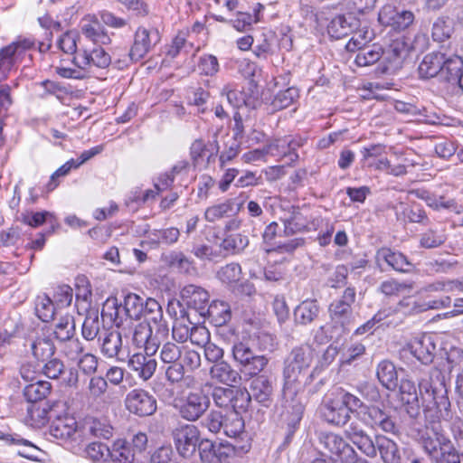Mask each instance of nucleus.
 Returning a JSON list of instances; mask_svg holds the SVG:
<instances>
[{"label":"nucleus","mask_w":463,"mask_h":463,"mask_svg":"<svg viewBox=\"0 0 463 463\" xmlns=\"http://www.w3.org/2000/svg\"><path fill=\"white\" fill-rule=\"evenodd\" d=\"M35 45L33 37L19 35L11 43L0 48V80L7 79L10 72L18 68L25 52Z\"/></svg>","instance_id":"4"},{"label":"nucleus","mask_w":463,"mask_h":463,"mask_svg":"<svg viewBox=\"0 0 463 463\" xmlns=\"http://www.w3.org/2000/svg\"><path fill=\"white\" fill-rule=\"evenodd\" d=\"M420 395L423 402L425 419L449 420L452 419L450 402L445 376L437 368H431L419 379Z\"/></svg>","instance_id":"1"},{"label":"nucleus","mask_w":463,"mask_h":463,"mask_svg":"<svg viewBox=\"0 0 463 463\" xmlns=\"http://www.w3.org/2000/svg\"><path fill=\"white\" fill-rule=\"evenodd\" d=\"M100 350L103 355L108 358L119 359L122 350V336L117 330H104L103 335L99 336Z\"/></svg>","instance_id":"33"},{"label":"nucleus","mask_w":463,"mask_h":463,"mask_svg":"<svg viewBox=\"0 0 463 463\" xmlns=\"http://www.w3.org/2000/svg\"><path fill=\"white\" fill-rule=\"evenodd\" d=\"M198 451L203 463H231L236 454V447L229 442L213 443L203 439L198 445Z\"/></svg>","instance_id":"11"},{"label":"nucleus","mask_w":463,"mask_h":463,"mask_svg":"<svg viewBox=\"0 0 463 463\" xmlns=\"http://www.w3.org/2000/svg\"><path fill=\"white\" fill-rule=\"evenodd\" d=\"M180 296L188 307L194 309L200 316L204 314L210 298L204 288L189 284L181 289Z\"/></svg>","instance_id":"21"},{"label":"nucleus","mask_w":463,"mask_h":463,"mask_svg":"<svg viewBox=\"0 0 463 463\" xmlns=\"http://www.w3.org/2000/svg\"><path fill=\"white\" fill-rule=\"evenodd\" d=\"M145 323L152 326L153 329H158L161 333L168 335L169 328L164 317L161 305L154 298H146L142 313Z\"/></svg>","instance_id":"22"},{"label":"nucleus","mask_w":463,"mask_h":463,"mask_svg":"<svg viewBox=\"0 0 463 463\" xmlns=\"http://www.w3.org/2000/svg\"><path fill=\"white\" fill-rule=\"evenodd\" d=\"M172 437L177 452L183 458L192 457L199 445V430L194 425L185 424L175 428Z\"/></svg>","instance_id":"12"},{"label":"nucleus","mask_w":463,"mask_h":463,"mask_svg":"<svg viewBox=\"0 0 463 463\" xmlns=\"http://www.w3.org/2000/svg\"><path fill=\"white\" fill-rule=\"evenodd\" d=\"M453 32V21L448 17H439L433 23L431 36L435 42L442 43L449 39Z\"/></svg>","instance_id":"48"},{"label":"nucleus","mask_w":463,"mask_h":463,"mask_svg":"<svg viewBox=\"0 0 463 463\" xmlns=\"http://www.w3.org/2000/svg\"><path fill=\"white\" fill-rule=\"evenodd\" d=\"M35 312L43 322H49L54 316V304L46 295L39 296L35 301Z\"/></svg>","instance_id":"54"},{"label":"nucleus","mask_w":463,"mask_h":463,"mask_svg":"<svg viewBox=\"0 0 463 463\" xmlns=\"http://www.w3.org/2000/svg\"><path fill=\"white\" fill-rule=\"evenodd\" d=\"M210 406V398L202 389L189 392L182 400L180 416L189 421L200 419Z\"/></svg>","instance_id":"10"},{"label":"nucleus","mask_w":463,"mask_h":463,"mask_svg":"<svg viewBox=\"0 0 463 463\" xmlns=\"http://www.w3.org/2000/svg\"><path fill=\"white\" fill-rule=\"evenodd\" d=\"M308 210L304 207L291 206L288 213L281 219L284 224V234L291 236L309 230Z\"/></svg>","instance_id":"20"},{"label":"nucleus","mask_w":463,"mask_h":463,"mask_svg":"<svg viewBox=\"0 0 463 463\" xmlns=\"http://www.w3.org/2000/svg\"><path fill=\"white\" fill-rule=\"evenodd\" d=\"M408 46L403 40L392 41L381 58L383 63L382 72L395 73L402 65L403 60L408 55Z\"/></svg>","instance_id":"16"},{"label":"nucleus","mask_w":463,"mask_h":463,"mask_svg":"<svg viewBox=\"0 0 463 463\" xmlns=\"http://www.w3.org/2000/svg\"><path fill=\"white\" fill-rule=\"evenodd\" d=\"M224 414L219 411H212L203 419L202 424L213 433H219L222 430Z\"/></svg>","instance_id":"63"},{"label":"nucleus","mask_w":463,"mask_h":463,"mask_svg":"<svg viewBox=\"0 0 463 463\" xmlns=\"http://www.w3.org/2000/svg\"><path fill=\"white\" fill-rule=\"evenodd\" d=\"M377 448L384 463H406V450L384 436L377 438Z\"/></svg>","instance_id":"24"},{"label":"nucleus","mask_w":463,"mask_h":463,"mask_svg":"<svg viewBox=\"0 0 463 463\" xmlns=\"http://www.w3.org/2000/svg\"><path fill=\"white\" fill-rule=\"evenodd\" d=\"M241 268L238 263H229L222 267L217 273V277L223 283L232 285L237 284L241 279Z\"/></svg>","instance_id":"57"},{"label":"nucleus","mask_w":463,"mask_h":463,"mask_svg":"<svg viewBox=\"0 0 463 463\" xmlns=\"http://www.w3.org/2000/svg\"><path fill=\"white\" fill-rule=\"evenodd\" d=\"M375 260L380 267L386 264L394 270L400 272H406L411 267V263L408 260L405 255L400 251H395L385 247L381 248L376 251Z\"/></svg>","instance_id":"23"},{"label":"nucleus","mask_w":463,"mask_h":463,"mask_svg":"<svg viewBox=\"0 0 463 463\" xmlns=\"http://www.w3.org/2000/svg\"><path fill=\"white\" fill-rule=\"evenodd\" d=\"M411 286L392 279L383 281L379 287V290L385 296H397L400 293L411 290Z\"/></svg>","instance_id":"62"},{"label":"nucleus","mask_w":463,"mask_h":463,"mask_svg":"<svg viewBox=\"0 0 463 463\" xmlns=\"http://www.w3.org/2000/svg\"><path fill=\"white\" fill-rule=\"evenodd\" d=\"M359 21L352 14L337 15L327 25V33L334 39L345 37L357 30Z\"/></svg>","instance_id":"25"},{"label":"nucleus","mask_w":463,"mask_h":463,"mask_svg":"<svg viewBox=\"0 0 463 463\" xmlns=\"http://www.w3.org/2000/svg\"><path fill=\"white\" fill-rule=\"evenodd\" d=\"M127 409L140 417L152 415L156 411V400L144 389L131 390L126 396Z\"/></svg>","instance_id":"13"},{"label":"nucleus","mask_w":463,"mask_h":463,"mask_svg":"<svg viewBox=\"0 0 463 463\" xmlns=\"http://www.w3.org/2000/svg\"><path fill=\"white\" fill-rule=\"evenodd\" d=\"M167 337L160 330L153 329L148 323L140 322L133 330L132 344L137 348L143 349L147 355H154Z\"/></svg>","instance_id":"9"},{"label":"nucleus","mask_w":463,"mask_h":463,"mask_svg":"<svg viewBox=\"0 0 463 463\" xmlns=\"http://www.w3.org/2000/svg\"><path fill=\"white\" fill-rule=\"evenodd\" d=\"M250 384V391L246 389H238V394L241 396V403L240 409H246L251 399L264 406H269L273 394L272 381L266 375H254Z\"/></svg>","instance_id":"8"},{"label":"nucleus","mask_w":463,"mask_h":463,"mask_svg":"<svg viewBox=\"0 0 463 463\" xmlns=\"http://www.w3.org/2000/svg\"><path fill=\"white\" fill-rule=\"evenodd\" d=\"M249 245V239L246 235L234 233L226 236L222 243L221 248L231 253L241 252Z\"/></svg>","instance_id":"51"},{"label":"nucleus","mask_w":463,"mask_h":463,"mask_svg":"<svg viewBox=\"0 0 463 463\" xmlns=\"http://www.w3.org/2000/svg\"><path fill=\"white\" fill-rule=\"evenodd\" d=\"M41 372L49 379L57 380L66 372L64 363L56 357H51L46 360Z\"/></svg>","instance_id":"55"},{"label":"nucleus","mask_w":463,"mask_h":463,"mask_svg":"<svg viewBox=\"0 0 463 463\" xmlns=\"http://www.w3.org/2000/svg\"><path fill=\"white\" fill-rule=\"evenodd\" d=\"M203 317H207L215 326H222L230 321L232 312L230 305L224 301L214 300L204 310Z\"/></svg>","instance_id":"35"},{"label":"nucleus","mask_w":463,"mask_h":463,"mask_svg":"<svg viewBox=\"0 0 463 463\" xmlns=\"http://www.w3.org/2000/svg\"><path fill=\"white\" fill-rule=\"evenodd\" d=\"M356 416L364 424L373 430H381L385 433L396 436L401 433L397 417L378 406L370 405V408H364L362 411L356 412Z\"/></svg>","instance_id":"6"},{"label":"nucleus","mask_w":463,"mask_h":463,"mask_svg":"<svg viewBox=\"0 0 463 463\" xmlns=\"http://www.w3.org/2000/svg\"><path fill=\"white\" fill-rule=\"evenodd\" d=\"M430 425L425 426L424 430L420 434V443L424 450L431 457L438 458L439 451L449 442V439L441 433V429L439 421L436 420L432 421L430 419H426Z\"/></svg>","instance_id":"15"},{"label":"nucleus","mask_w":463,"mask_h":463,"mask_svg":"<svg viewBox=\"0 0 463 463\" xmlns=\"http://www.w3.org/2000/svg\"><path fill=\"white\" fill-rule=\"evenodd\" d=\"M71 62L79 69L88 71L91 66L105 69L111 63L110 55L102 48H94L92 51L80 50Z\"/></svg>","instance_id":"17"},{"label":"nucleus","mask_w":463,"mask_h":463,"mask_svg":"<svg viewBox=\"0 0 463 463\" xmlns=\"http://www.w3.org/2000/svg\"><path fill=\"white\" fill-rule=\"evenodd\" d=\"M85 452L87 457L93 462L106 461L110 454L109 448L101 442L90 443Z\"/></svg>","instance_id":"60"},{"label":"nucleus","mask_w":463,"mask_h":463,"mask_svg":"<svg viewBox=\"0 0 463 463\" xmlns=\"http://www.w3.org/2000/svg\"><path fill=\"white\" fill-rule=\"evenodd\" d=\"M213 399L214 403L220 407H227L230 404L233 409L240 408L241 403V396L238 390L231 388L216 387L213 392Z\"/></svg>","instance_id":"42"},{"label":"nucleus","mask_w":463,"mask_h":463,"mask_svg":"<svg viewBox=\"0 0 463 463\" xmlns=\"http://www.w3.org/2000/svg\"><path fill=\"white\" fill-rule=\"evenodd\" d=\"M144 306L145 301L138 295L134 293L128 294L124 298L123 304L119 307H115V325L119 326L122 322L121 319L118 320V313L121 309L125 311L129 318L138 320L142 317Z\"/></svg>","instance_id":"29"},{"label":"nucleus","mask_w":463,"mask_h":463,"mask_svg":"<svg viewBox=\"0 0 463 463\" xmlns=\"http://www.w3.org/2000/svg\"><path fill=\"white\" fill-rule=\"evenodd\" d=\"M113 463H133L135 452L130 445L124 440H118L114 443L109 456Z\"/></svg>","instance_id":"45"},{"label":"nucleus","mask_w":463,"mask_h":463,"mask_svg":"<svg viewBox=\"0 0 463 463\" xmlns=\"http://www.w3.org/2000/svg\"><path fill=\"white\" fill-rule=\"evenodd\" d=\"M142 353L133 354L128 360V366L134 371L139 378L144 381L149 380L155 373L157 362L152 357Z\"/></svg>","instance_id":"27"},{"label":"nucleus","mask_w":463,"mask_h":463,"mask_svg":"<svg viewBox=\"0 0 463 463\" xmlns=\"http://www.w3.org/2000/svg\"><path fill=\"white\" fill-rule=\"evenodd\" d=\"M81 32L86 38L96 44L106 45L111 43L110 36L97 19L91 20L82 25Z\"/></svg>","instance_id":"41"},{"label":"nucleus","mask_w":463,"mask_h":463,"mask_svg":"<svg viewBox=\"0 0 463 463\" xmlns=\"http://www.w3.org/2000/svg\"><path fill=\"white\" fill-rule=\"evenodd\" d=\"M77 432V421L74 418L64 416L56 418L49 428L52 437L61 440L72 439Z\"/></svg>","instance_id":"32"},{"label":"nucleus","mask_w":463,"mask_h":463,"mask_svg":"<svg viewBox=\"0 0 463 463\" xmlns=\"http://www.w3.org/2000/svg\"><path fill=\"white\" fill-rule=\"evenodd\" d=\"M298 98V90L290 87L285 90L278 92L271 101V106L276 110H281L288 108Z\"/></svg>","instance_id":"53"},{"label":"nucleus","mask_w":463,"mask_h":463,"mask_svg":"<svg viewBox=\"0 0 463 463\" xmlns=\"http://www.w3.org/2000/svg\"><path fill=\"white\" fill-rule=\"evenodd\" d=\"M447 240L443 230L429 229L421 233L420 245L425 249H433L441 246Z\"/></svg>","instance_id":"52"},{"label":"nucleus","mask_w":463,"mask_h":463,"mask_svg":"<svg viewBox=\"0 0 463 463\" xmlns=\"http://www.w3.org/2000/svg\"><path fill=\"white\" fill-rule=\"evenodd\" d=\"M320 412L324 420L335 426H344L350 419L349 410L343 405L336 395L323 402Z\"/></svg>","instance_id":"18"},{"label":"nucleus","mask_w":463,"mask_h":463,"mask_svg":"<svg viewBox=\"0 0 463 463\" xmlns=\"http://www.w3.org/2000/svg\"><path fill=\"white\" fill-rule=\"evenodd\" d=\"M357 52L354 62L357 66L364 67L374 64L381 61L383 54V48L378 43L364 44L363 47L355 50Z\"/></svg>","instance_id":"37"},{"label":"nucleus","mask_w":463,"mask_h":463,"mask_svg":"<svg viewBox=\"0 0 463 463\" xmlns=\"http://www.w3.org/2000/svg\"><path fill=\"white\" fill-rule=\"evenodd\" d=\"M353 37L347 43L345 48L348 52H355L356 49L363 47L373 37V31L368 28H363L358 31L354 30Z\"/></svg>","instance_id":"59"},{"label":"nucleus","mask_w":463,"mask_h":463,"mask_svg":"<svg viewBox=\"0 0 463 463\" xmlns=\"http://www.w3.org/2000/svg\"><path fill=\"white\" fill-rule=\"evenodd\" d=\"M210 375L213 380L231 387L241 381L240 372L235 370L228 362L222 360L210 368Z\"/></svg>","instance_id":"28"},{"label":"nucleus","mask_w":463,"mask_h":463,"mask_svg":"<svg viewBox=\"0 0 463 463\" xmlns=\"http://www.w3.org/2000/svg\"><path fill=\"white\" fill-rule=\"evenodd\" d=\"M79 39V35L74 32H66L63 33L59 41L58 47L67 54H71L73 57L78 54L81 48H78L77 41Z\"/></svg>","instance_id":"58"},{"label":"nucleus","mask_w":463,"mask_h":463,"mask_svg":"<svg viewBox=\"0 0 463 463\" xmlns=\"http://www.w3.org/2000/svg\"><path fill=\"white\" fill-rule=\"evenodd\" d=\"M183 348L175 343L167 342L160 351V359L165 364L177 363L182 356Z\"/></svg>","instance_id":"61"},{"label":"nucleus","mask_w":463,"mask_h":463,"mask_svg":"<svg viewBox=\"0 0 463 463\" xmlns=\"http://www.w3.org/2000/svg\"><path fill=\"white\" fill-rule=\"evenodd\" d=\"M408 349L423 364L433 362L437 350L434 337L429 334H423L412 339L408 345Z\"/></svg>","instance_id":"19"},{"label":"nucleus","mask_w":463,"mask_h":463,"mask_svg":"<svg viewBox=\"0 0 463 463\" xmlns=\"http://www.w3.org/2000/svg\"><path fill=\"white\" fill-rule=\"evenodd\" d=\"M244 420L240 413L234 410L224 414L222 432L230 438H241L244 434Z\"/></svg>","instance_id":"40"},{"label":"nucleus","mask_w":463,"mask_h":463,"mask_svg":"<svg viewBox=\"0 0 463 463\" xmlns=\"http://www.w3.org/2000/svg\"><path fill=\"white\" fill-rule=\"evenodd\" d=\"M300 146L299 142L290 137L274 140L267 146V154L273 156H281L287 158V163H293L298 160V156L296 153L297 147Z\"/></svg>","instance_id":"26"},{"label":"nucleus","mask_w":463,"mask_h":463,"mask_svg":"<svg viewBox=\"0 0 463 463\" xmlns=\"http://www.w3.org/2000/svg\"><path fill=\"white\" fill-rule=\"evenodd\" d=\"M296 395L297 393L286 397L283 393L286 402L283 417L288 425L293 429L300 422L304 412V406L301 402L296 398Z\"/></svg>","instance_id":"38"},{"label":"nucleus","mask_w":463,"mask_h":463,"mask_svg":"<svg viewBox=\"0 0 463 463\" xmlns=\"http://www.w3.org/2000/svg\"><path fill=\"white\" fill-rule=\"evenodd\" d=\"M53 334L60 342L72 338L75 335L74 317L70 314L61 317L54 326Z\"/></svg>","instance_id":"44"},{"label":"nucleus","mask_w":463,"mask_h":463,"mask_svg":"<svg viewBox=\"0 0 463 463\" xmlns=\"http://www.w3.org/2000/svg\"><path fill=\"white\" fill-rule=\"evenodd\" d=\"M31 350L37 360L45 362L54 354L55 346L52 340L39 337L31 344Z\"/></svg>","instance_id":"47"},{"label":"nucleus","mask_w":463,"mask_h":463,"mask_svg":"<svg viewBox=\"0 0 463 463\" xmlns=\"http://www.w3.org/2000/svg\"><path fill=\"white\" fill-rule=\"evenodd\" d=\"M320 444L334 454L342 463H369L359 457L354 448L344 438L333 432H322L319 435Z\"/></svg>","instance_id":"7"},{"label":"nucleus","mask_w":463,"mask_h":463,"mask_svg":"<svg viewBox=\"0 0 463 463\" xmlns=\"http://www.w3.org/2000/svg\"><path fill=\"white\" fill-rule=\"evenodd\" d=\"M160 41L159 32L156 29L139 27L134 36V43L128 56L132 61H138Z\"/></svg>","instance_id":"14"},{"label":"nucleus","mask_w":463,"mask_h":463,"mask_svg":"<svg viewBox=\"0 0 463 463\" xmlns=\"http://www.w3.org/2000/svg\"><path fill=\"white\" fill-rule=\"evenodd\" d=\"M444 59L445 52H433L426 54L418 68L420 77L422 79L439 77L445 62Z\"/></svg>","instance_id":"31"},{"label":"nucleus","mask_w":463,"mask_h":463,"mask_svg":"<svg viewBox=\"0 0 463 463\" xmlns=\"http://www.w3.org/2000/svg\"><path fill=\"white\" fill-rule=\"evenodd\" d=\"M398 218L415 223H427L428 216L422 206L417 203L402 204V212L397 213Z\"/></svg>","instance_id":"46"},{"label":"nucleus","mask_w":463,"mask_h":463,"mask_svg":"<svg viewBox=\"0 0 463 463\" xmlns=\"http://www.w3.org/2000/svg\"><path fill=\"white\" fill-rule=\"evenodd\" d=\"M0 439H5L10 444H16L22 446L18 450V454L24 458L32 459L34 458L33 452L37 450V447L27 439L21 438L17 434H5L0 432Z\"/></svg>","instance_id":"50"},{"label":"nucleus","mask_w":463,"mask_h":463,"mask_svg":"<svg viewBox=\"0 0 463 463\" xmlns=\"http://www.w3.org/2000/svg\"><path fill=\"white\" fill-rule=\"evenodd\" d=\"M197 67L201 74L213 76L219 71L218 60L212 54L203 55L199 59Z\"/></svg>","instance_id":"64"},{"label":"nucleus","mask_w":463,"mask_h":463,"mask_svg":"<svg viewBox=\"0 0 463 463\" xmlns=\"http://www.w3.org/2000/svg\"><path fill=\"white\" fill-rule=\"evenodd\" d=\"M87 431L93 437L109 439L113 435V428L105 420L90 419L85 423Z\"/></svg>","instance_id":"49"},{"label":"nucleus","mask_w":463,"mask_h":463,"mask_svg":"<svg viewBox=\"0 0 463 463\" xmlns=\"http://www.w3.org/2000/svg\"><path fill=\"white\" fill-rule=\"evenodd\" d=\"M254 341L245 340L233 344V359L241 365V372L250 376L259 374L268 364L265 355L257 354L253 350Z\"/></svg>","instance_id":"5"},{"label":"nucleus","mask_w":463,"mask_h":463,"mask_svg":"<svg viewBox=\"0 0 463 463\" xmlns=\"http://www.w3.org/2000/svg\"><path fill=\"white\" fill-rule=\"evenodd\" d=\"M321 307L316 299H306L294 309L293 317L296 325L307 326L317 320Z\"/></svg>","instance_id":"30"},{"label":"nucleus","mask_w":463,"mask_h":463,"mask_svg":"<svg viewBox=\"0 0 463 463\" xmlns=\"http://www.w3.org/2000/svg\"><path fill=\"white\" fill-rule=\"evenodd\" d=\"M52 390V385L50 382L38 380L26 384L23 390V395L28 402L36 403L45 400Z\"/></svg>","instance_id":"36"},{"label":"nucleus","mask_w":463,"mask_h":463,"mask_svg":"<svg viewBox=\"0 0 463 463\" xmlns=\"http://www.w3.org/2000/svg\"><path fill=\"white\" fill-rule=\"evenodd\" d=\"M103 323L99 319L98 310L88 311L81 327L82 337L87 341H93L103 335L101 327Z\"/></svg>","instance_id":"39"},{"label":"nucleus","mask_w":463,"mask_h":463,"mask_svg":"<svg viewBox=\"0 0 463 463\" xmlns=\"http://www.w3.org/2000/svg\"><path fill=\"white\" fill-rule=\"evenodd\" d=\"M379 382L388 390H394L398 384V374L394 364L388 361H382L376 371Z\"/></svg>","instance_id":"43"},{"label":"nucleus","mask_w":463,"mask_h":463,"mask_svg":"<svg viewBox=\"0 0 463 463\" xmlns=\"http://www.w3.org/2000/svg\"><path fill=\"white\" fill-rule=\"evenodd\" d=\"M444 65L439 78L452 84H458L463 71V60L457 54L445 53Z\"/></svg>","instance_id":"34"},{"label":"nucleus","mask_w":463,"mask_h":463,"mask_svg":"<svg viewBox=\"0 0 463 463\" xmlns=\"http://www.w3.org/2000/svg\"><path fill=\"white\" fill-rule=\"evenodd\" d=\"M314 360V349L309 345L294 347L284 362L283 392L286 397L298 393L300 377L307 373Z\"/></svg>","instance_id":"2"},{"label":"nucleus","mask_w":463,"mask_h":463,"mask_svg":"<svg viewBox=\"0 0 463 463\" xmlns=\"http://www.w3.org/2000/svg\"><path fill=\"white\" fill-rule=\"evenodd\" d=\"M233 203L227 200L219 204L210 206L204 213V218L209 222H213L227 216L232 211Z\"/></svg>","instance_id":"56"},{"label":"nucleus","mask_w":463,"mask_h":463,"mask_svg":"<svg viewBox=\"0 0 463 463\" xmlns=\"http://www.w3.org/2000/svg\"><path fill=\"white\" fill-rule=\"evenodd\" d=\"M355 299V288L347 287L342 295L334 299L328 306L331 338L340 339L350 331V326L354 321L352 307Z\"/></svg>","instance_id":"3"}]
</instances>
